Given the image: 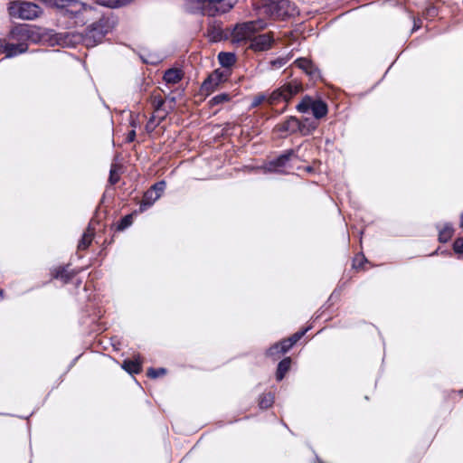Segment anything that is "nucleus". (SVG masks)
<instances>
[{"mask_svg": "<svg viewBox=\"0 0 463 463\" xmlns=\"http://www.w3.org/2000/svg\"><path fill=\"white\" fill-rule=\"evenodd\" d=\"M97 5L108 8H119L126 5L124 0H93Z\"/></svg>", "mask_w": 463, "mask_h": 463, "instance_id": "29", "label": "nucleus"}, {"mask_svg": "<svg viewBox=\"0 0 463 463\" xmlns=\"http://www.w3.org/2000/svg\"><path fill=\"white\" fill-rule=\"evenodd\" d=\"M294 64L304 71L312 80L320 78V72L317 66L308 59L299 58L294 61Z\"/></svg>", "mask_w": 463, "mask_h": 463, "instance_id": "13", "label": "nucleus"}, {"mask_svg": "<svg viewBox=\"0 0 463 463\" xmlns=\"http://www.w3.org/2000/svg\"><path fill=\"white\" fill-rule=\"evenodd\" d=\"M207 37L211 42L217 43L230 37V30H223L221 23H213L207 28Z\"/></svg>", "mask_w": 463, "mask_h": 463, "instance_id": "11", "label": "nucleus"}, {"mask_svg": "<svg viewBox=\"0 0 463 463\" xmlns=\"http://www.w3.org/2000/svg\"><path fill=\"white\" fill-rule=\"evenodd\" d=\"M183 78V72L179 69H168L164 74V80L169 84H175Z\"/></svg>", "mask_w": 463, "mask_h": 463, "instance_id": "18", "label": "nucleus"}, {"mask_svg": "<svg viewBox=\"0 0 463 463\" xmlns=\"http://www.w3.org/2000/svg\"><path fill=\"white\" fill-rule=\"evenodd\" d=\"M454 229L450 223H445L439 232V240L441 242H447L453 236Z\"/></svg>", "mask_w": 463, "mask_h": 463, "instance_id": "28", "label": "nucleus"}, {"mask_svg": "<svg viewBox=\"0 0 463 463\" xmlns=\"http://www.w3.org/2000/svg\"><path fill=\"white\" fill-rule=\"evenodd\" d=\"M316 99L310 97H305L297 106V109L301 113H307L312 109Z\"/></svg>", "mask_w": 463, "mask_h": 463, "instance_id": "30", "label": "nucleus"}, {"mask_svg": "<svg viewBox=\"0 0 463 463\" xmlns=\"http://www.w3.org/2000/svg\"><path fill=\"white\" fill-rule=\"evenodd\" d=\"M290 364L291 359L289 357H286L279 363L276 373L277 381H281L284 378L285 374L290 368Z\"/></svg>", "mask_w": 463, "mask_h": 463, "instance_id": "23", "label": "nucleus"}, {"mask_svg": "<svg viewBox=\"0 0 463 463\" xmlns=\"http://www.w3.org/2000/svg\"><path fill=\"white\" fill-rule=\"evenodd\" d=\"M230 99H231V96L229 94L221 93V94H218V95L213 97L210 99L209 103L211 104V106H216L219 104L228 102V101H230Z\"/></svg>", "mask_w": 463, "mask_h": 463, "instance_id": "32", "label": "nucleus"}, {"mask_svg": "<svg viewBox=\"0 0 463 463\" xmlns=\"http://www.w3.org/2000/svg\"><path fill=\"white\" fill-rule=\"evenodd\" d=\"M300 90L301 85L298 81L292 80L268 94V104L273 106L280 102L287 103Z\"/></svg>", "mask_w": 463, "mask_h": 463, "instance_id": "5", "label": "nucleus"}, {"mask_svg": "<svg viewBox=\"0 0 463 463\" xmlns=\"http://www.w3.org/2000/svg\"><path fill=\"white\" fill-rule=\"evenodd\" d=\"M165 186H166L165 182L160 181V182H157L155 184H153L150 189H151V191H155V194H158L159 197H161L163 192L165 189Z\"/></svg>", "mask_w": 463, "mask_h": 463, "instance_id": "35", "label": "nucleus"}, {"mask_svg": "<svg viewBox=\"0 0 463 463\" xmlns=\"http://www.w3.org/2000/svg\"><path fill=\"white\" fill-rule=\"evenodd\" d=\"M288 349H286L282 341L274 344L267 350V355L274 359L279 358L281 354L287 353Z\"/></svg>", "mask_w": 463, "mask_h": 463, "instance_id": "22", "label": "nucleus"}, {"mask_svg": "<svg viewBox=\"0 0 463 463\" xmlns=\"http://www.w3.org/2000/svg\"><path fill=\"white\" fill-rule=\"evenodd\" d=\"M300 128V120L295 117H290L285 122L279 126L281 132L296 133Z\"/></svg>", "mask_w": 463, "mask_h": 463, "instance_id": "16", "label": "nucleus"}, {"mask_svg": "<svg viewBox=\"0 0 463 463\" xmlns=\"http://www.w3.org/2000/svg\"><path fill=\"white\" fill-rule=\"evenodd\" d=\"M288 0H265L260 7V13L270 19L283 18L288 14Z\"/></svg>", "mask_w": 463, "mask_h": 463, "instance_id": "6", "label": "nucleus"}, {"mask_svg": "<svg viewBox=\"0 0 463 463\" xmlns=\"http://www.w3.org/2000/svg\"><path fill=\"white\" fill-rule=\"evenodd\" d=\"M311 328V326H307L305 329L298 331L292 335L290 337L282 340L284 346L286 349H290L300 338Z\"/></svg>", "mask_w": 463, "mask_h": 463, "instance_id": "25", "label": "nucleus"}, {"mask_svg": "<svg viewBox=\"0 0 463 463\" xmlns=\"http://www.w3.org/2000/svg\"><path fill=\"white\" fill-rule=\"evenodd\" d=\"M453 250L456 253H463V238H458L453 243Z\"/></svg>", "mask_w": 463, "mask_h": 463, "instance_id": "37", "label": "nucleus"}, {"mask_svg": "<svg viewBox=\"0 0 463 463\" xmlns=\"http://www.w3.org/2000/svg\"><path fill=\"white\" fill-rule=\"evenodd\" d=\"M94 236V230L90 227V225L88 227L86 232L83 233L81 240L79 241L78 249L79 250H86Z\"/></svg>", "mask_w": 463, "mask_h": 463, "instance_id": "27", "label": "nucleus"}, {"mask_svg": "<svg viewBox=\"0 0 463 463\" xmlns=\"http://www.w3.org/2000/svg\"><path fill=\"white\" fill-rule=\"evenodd\" d=\"M119 180V175L116 172V167L112 166L109 173V182L112 184H115Z\"/></svg>", "mask_w": 463, "mask_h": 463, "instance_id": "38", "label": "nucleus"}, {"mask_svg": "<svg viewBox=\"0 0 463 463\" xmlns=\"http://www.w3.org/2000/svg\"><path fill=\"white\" fill-rule=\"evenodd\" d=\"M311 111L317 119L322 118L327 114V105L321 99H316Z\"/></svg>", "mask_w": 463, "mask_h": 463, "instance_id": "20", "label": "nucleus"}, {"mask_svg": "<svg viewBox=\"0 0 463 463\" xmlns=\"http://www.w3.org/2000/svg\"><path fill=\"white\" fill-rule=\"evenodd\" d=\"M3 297V290L0 289V298H2Z\"/></svg>", "mask_w": 463, "mask_h": 463, "instance_id": "45", "label": "nucleus"}, {"mask_svg": "<svg viewBox=\"0 0 463 463\" xmlns=\"http://www.w3.org/2000/svg\"><path fill=\"white\" fill-rule=\"evenodd\" d=\"M34 32L28 24L14 26L8 33L9 41L17 43L20 45L18 52H26L28 43L33 41Z\"/></svg>", "mask_w": 463, "mask_h": 463, "instance_id": "7", "label": "nucleus"}, {"mask_svg": "<svg viewBox=\"0 0 463 463\" xmlns=\"http://www.w3.org/2000/svg\"><path fill=\"white\" fill-rule=\"evenodd\" d=\"M267 102L268 103V94L266 93H260L256 95L251 101L250 108H256L260 106L261 103Z\"/></svg>", "mask_w": 463, "mask_h": 463, "instance_id": "34", "label": "nucleus"}, {"mask_svg": "<svg viewBox=\"0 0 463 463\" xmlns=\"http://www.w3.org/2000/svg\"><path fill=\"white\" fill-rule=\"evenodd\" d=\"M146 130H147V131H152V130H154V128H155V125H154V120H153V118H151V119L147 122V124H146Z\"/></svg>", "mask_w": 463, "mask_h": 463, "instance_id": "40", "label": "nucleus"}, {"mask_svg": "<svg viewBox=\"0 0 463 463\" xmlns=\"http://www.w3.org/2000/svg\"><path fill=\"white\" fill-rule=\"evenodd\" d=\"M78 271H71L68 269V267H59L54 270L53 277L55 279H59L62 280L64 283H67L70 281L71 278H73Z\"/></svg>", "mask_w": 463, "mask_h": 463, "instance_id": "19", "label": "nucleus"}, {"mask_svg": "<svg viewBox=\"0 0 463 463\" xmlns=\"http://www.w3.org/2000/svg\"><path fill=\"white\" fill-rule=\"evenodd\" d=\"M220 64L224 68L232 67L236 61V56L232 52H220L218 54Z\"/></svg>", "mask_w": 463, "mask_h": 463, "instance_id": "24", "label": "nucleus"}, {"mask_svg": "<svg viewBox=\"0 0 463 463\" xmlns=\"http://www.w3.org/2000/svg\"><path fill=\"white\" fill-rule=\"evenodd\" d=\"M165 373V368H149L147 371V376L150 378H157L159 376H162Z\"/></svg>", "mask_w": 463, "mask_h": 463, "instance_id": "36", "label": "nucleus"}, {"mask_svg": "<svg viewBox=\"0 0 463 463\" xmlns=\"http://www.w3.org/2000/svg\"><path fill=\"white\" fill-rule=\"evenodd\" d=\"M136 138V131L135 130H131L128 136H127V141L128 142H133Z\"/></svg>", "mask_w": 463, "mask_h": 463, "instance_id": "39", "label": "nucleus"}, {"mask_svg": "<svg viewBox=\"0 0 463 463\" xmlns=\"http://www.w3.org/2000/svg\"><path fill=\"white\" fill-rule=\"evenodd\" d=\"M117 24L114 16H103L99 21L87 27L83 36V43L88 47H94L101 43L106 34L112 31Z\"/></svg>", "mask_w": 463, "mask_h": 463, "instance_id": "1", "label": "nucleus"}, {"mask_svg": "<svg viewBox=\"0 0 463 463\" xmlns=\"http://www.w3.org/2000/svg\"><path fill=\"white\" fill-rule=\"evenodd\" d=\"M133 222V217L131 214L124 216L119 222L118 223V230L124 231L128 227H129Z\"/></svg>", "mask_w": 463, "mask_h": 463, "instance_id": "33", "label": "nucleus"}, {"mask_svg": "<svg viewBox=\"0 0 463 463\" xmlns=\"http://www.w3.org/2000/svg\"><path fill=\"white\" fill-rule=\"evenodd\" d=\"M296 156V151L294 149H288L276 159L269 161L266 165L265 168L268 172L281 173L282 168L286 167L290 159Z\"/></svg>", "mask_w": 463, "mask_h": 463, "instance_id": "9", "label": "nucleus"}, {"mask_svg": "<svg viewBox=\"0 0 463 463\" xmlns=\"http://www.w3.org/2000/svg\"><path fill=\"white\" fill-rule=\"evenodd\" d=\"M267 23L263 19L255 21H249L237 24L232 31H230V37L234 43H241L252 39L251 36L255 32L264 29Z\"/></svg>", "mask_w": 463, "mask_h": 463, "instance_id": "2", "label": "nucleus"}, {"mask_svg": "<svg viewBox=\"0 0 463 463\" xmlns=\"http://www.w3.org/2000/svg\"><path fill=\"white\" fill-rule=\"evenodd\" d=\"M460 227L463 229V213H461L460 216Z\"/></svg>", "mask_w": 463, "mask_h": 463, "instance_id": "43", "label": "nucleus"}, {"mask_svg": "<svg viewBox=\"0 0 463 463\" xmlns=\"http://www.w3.org/2000/svg\"><path fill=\"white\" fill-rule=\"evenodd\" d=\"M206 5L207 10L211 15L226 14L230 12L238 0H202Z\"/></svg>", "mask_w": 463, "mask_h": 463, "instance_id": "8", "label": "nucleus"}, {"mask_svg": "<svg viewBox=\"0 0 463 463\" xmlns=\"http://www.w3.org/2000/svg\"><path fill=\"white\" fill-rule=\"evenodd\" d=\"M20 45L14 42H6L5 39H0V52L5 54V58H13L23 52H18L20 51Z\"/></svg>", "mask_w": 463, "mask_h": 463, "instance_id": "14", "label": "nucleus"}, {"mask_svg": "<svg viewBox=\"0 0 463 463\" xmlns=\"http://www.w3.org/2000/svg\"><path fill=\"white\" fill-rule=\"evenodd\" d=\"M45 5L59 10L63 16L75 0H39Z\"/></svg>", "mask_w": 463, "mask_h": 463, "instance_id": "15", "label": "nucleus"}, {"mask_svg": "<svg viewBox=\"0 0 463 463\" xmlns=\"http://www.w3.org/2000/svg\"><path fill=\"white\" fill-rule=\"evenodd\" d=\"M419 28H420V25L417 24L416 21H414V25H413L412 31L418 30Z\"/></svg>", "mask_w": 463, "mask_h": 463, "instance_id": "42", "label": "nucleus"}, {"mask_svg": "<svg viewBox=\"0 0 463 463\" xmlns=\"http://www.w3.org/2000/svg\"><path fill=\"white\" fill-rule=\"evenodd\" d=\"M94 11L93 6L75 0L63 17L71 21L74 25L82 26L91 19Z\"/></svg>", "mask_w": 463, "mask_h": 463, "instance_id": "3", "label": "nucleus"}, {"mask_svg": "<svg viewBox=\"0 0 463 463\" xmlns=\"http://www.w3.org/2000/svg\"><path fill=\"white\" fill-rule=\"evenodd\" d=\"M274 402V396L273 394L265 393L260 396L259 401V405L261 409H268L269 408Z\"/></svg>", "mask_w": 463, "mask_h": 463, "instance_id": "31", "label": "nucleus"}, {"mask_svg": "<svg viewBox=\"0 0 463 463\" xmlns=\"http://www.w3.org/2000/svg\"><path fill=\"white\" fill-rule=\"evenodd\" d=\"M10 16L22 20H33L42 14V9L31 2L14 1L8 7Z\"/></svg>", "mask_w": 463, "mask_h": 463, "instance_id": "4", "label": "nucleus"}, {"mask_svg": "<svg viewBox=\"0 0 463 463\" xmlns=\"http://www.w3.org/2000/svg\"><path fill=\"white\" fill-rule=\"evenodd\" d=\"M273 64L278 66V67H280L284 64L283 61L282 60H278V61H273Z\"/></svg>", "mask_w": 463, "mask_h": 463, "instance_id": "41", "label": "nucleus"}, {"mask_svg": "<svg viewBox=\"0 0 463 463\" xmlns=\"http://www.w3.org/2000/svg\"><path fill=\"white\" fill-rule=\"evenodd\" d=\"M358 258H359V257H356V258H355V260H354V267H356V261L358 260Z\"/></svg>", "mask_w": 463, "mask_h": 463, "instance_id": "44", "label": "nucleus"}, {"mask_svg": "<svg viewBox=\"0 0 463 463\" xmlns=\"http://www.w3.org/2000/svg\"><path fill=\"white\" fill-rule=\"evenodd\" d=\"M317 128V123L316 121L305 118V120L300 121V128L298 129V132H300L303 136H307L312 134Z\"/></svg>", "mask_w": 463, "mask_h": 463, "instance_id": "26", "label": "nucleus"}, {"mask_svg": "<svg viewBox=\"0 0 463 463\" xmlns=\"http://www.w3.org/2000/svg\"><path fill=\"white\" fill-rule=\"evenodd\" d=\"M225 80V76L223 72L219 70L214 71L212 74H210L205 80L202 84V91L210 93L214 91L218 86Z\"/></svg>", "mask_w": 463, "mask_h": 463, "instance_id": "10", "label": "nucleus"}, {"mask_svg": "<svg viewBox=\"0 0 463 463\" xmlns=\"http://www.w3.org/2000/svg\"><path fill=\"white\" fill-rule=\"evenodd\" d=\"M159 198L160 197L158 194H155V191H151V189L147 190L145 193L142 203L140 204V211L146 210Z\"/></svg>", "mask_w": 463, "mask_h": 463, "instance_id": "21", "label": "nucleus"}, {"mask_svg": "<svg viewBox=\"0 0 463 463\" xmlns=\"http://www.w3.org/2000/svg\"><path fill=\"white\" fill-rule=\"evenodd\" d=\"M122 368L129 373H138L142 370V361L140 356H137L134 360H125Z\"/></svg>", "mask_w": 463, "mask_h": 463, "instance_id": "17", "label": "nucleus"}, {"mask_svg": "<svg viewBox=\"0 0 463 463\" xmlns=\"http://www.w3.org/2000/svg\"><path fill=\"white\" fill-rule=\"evenodd\" d=\"M273 43V38L269 33H263L254 36L250 40V47L255 52H262L269 49Z\"/></svg>", "mask_w": 463, "mask_h": 463, "instance_id": "12", "label": "nucleus"}]
</instances>
